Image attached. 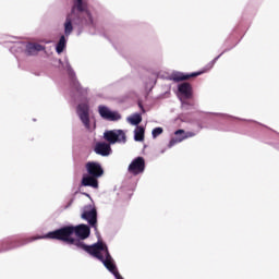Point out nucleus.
I'll use <instances>...</instances> for the list:
<instances>
[{"label":"nucleus","mask_w":279,"mask_h":279,"mask_svg":"<svg viewBox=\"0 0 279 279\" xmlns=\"http://www.w3.org/2000/svg\"><path fill=\"white\" fill-rule=\"evenodd\" d=\"M63 69L68 71L70 77H75V72H73V69L71 68V63H69V59L65 58L64 63H61Z\"/></svg>","instance_id":"nucleus-17"},{"label":"nucleus","mask_w":279,"mask_h":279,"mask_svg":"<svg viewBox=\"0 0 279 279\" xmlns=\"http://www.w3.org/2000/svg\"><path fill=\"white\" fill-rule=\"evenodd\" d=\"M134 141L140 143L145 141V129L143 126H136L134 131Z\"/></svg>","instance_id":"nucleus-15"},{"label":"nucleus","mask_w":279,"mask_h":279,"mask_svg":"<svg viewBox=\"0 0 279 279\" xmlns=\"http://www.w3.org/2000/svg\"><path fill=\"white\" fill-rule=\"evenodd\" d=\"M76 113L84 128L87 129L88 132H93V130H95V123L90 121V108L88 104H80L76 108Z\"/></svg>","instance_id":"nucleus-4"},{"label":"nucleus","mask_w":279,"mask_h":279,"mask_svg":"<svg viewBox=\"0 0 279 279\" xmlns=\"http://www.w3.org/2000/svg\"><path fill=\"white\" fill-rule=\"evenodd\" d=\"M98 112L100 117L106 121H121V113H119L118 111H112L110 110V108L104 105H100L98 107Z\"/></svg>","instance_id":"nucleus-10"},{"label":"nucleus","mask_w":279,"mask_h":279,"mask_svg":"<svg viewBox=\"0 0 279 279\" xmlns=\"http://www.w3.org/2000/svg\"><path fill=\"white\" fill-rule=\"evenodd\" d=\"M128 123H130L131 125H138L141 123V121H143V117L140 113H135L133 116H130L126 119Z\"/></svg>","instance_id":"nucleus-16"},{"label":"nucleus","mask_w":279,"mask_h":279,"mask_svg":"<svg viewBox=\"0 0 279 279\" xmlns=\"http://www.w3.org/2000/svg\"><path fill=\"white\" fill-rule=\"evenodd\" d=\"M163 130L162 128L158 126V128H155L153 131H151V136L153 138H158V136H160V134H162Z\"/></svg>","instance_id":"nucleus-18"},{"label":"nucleus","mask_w":279,"mask_h":279,"mask_svg":"<svg viewBox=\"0 0 279 279\" xmlns=\"http://www.w3.org/2000/svg\"><path fill=\"white\" fill-rule=\"evenodd\" d=\"M104 138L107 140L110 145H114L116 143H126L125 132L123 130H111L106 131L104 133Z\"/></svg>","instance_id":"nucleus-6"},{"label":"nucleus","mask_w":279,"mask_h":279,"mask_svg":"<svg viewBox=\"0 0 279 279\" xmlns=\"http://www.w3.org/2000/svg\"><path fill=\"white\" fill-rule=\"evenodd\" d=\"M82 219H84L86 222L92 226V228H95L97 226V209L95 208V205H87L83 208L82 213Z\"/></svg>","instance_id":"nucleus-7"},{"label":"nucleus","mask_w":279,"mask_h":279,"mask_svg":"<svg viewBox=\"0 0 279 279\" xmlns=\"http://www.w3.org/2000/svg\"><path fill=\"white\" fill-rule=\"evenodd\" d=\"M88 175H84L82 179L83 186H92V189H99V182L97 178L104 175V168L97 161H89L85 166Z\"/></svg>","instance_id":"nucleus-3"},{"label":"nucleus","mask_w":279,"mask_h":279,"mask_svg":"<svg viewBox=\"0 0 279 279\" xmlns=\"http://www.w3.org/2000/svg\"><path fill=\"white\" fill-rule=\"evenodd\" d=\"M74 236L75 227L68 226L51 231L46 235L32 238L31 241H38V239H57L58 241L68 243V245H74L76 250H83L84 252H87V254H90V256H94V258L100 260V263L105 265L106 269H108L116 279H123L121 274H119V270H117V264H114V258H112L110 252H108V245H106V243L98 241L93 245H86L84 242L74 239Z\"/></svg>","instance_id":"nucleus-1"},{"label":"nucleus","mask_w":279,"mask_h":279,"mask_svg":"<svg viewBox=\"0 0 279 279\" xmlns=\"http://www.w3.org/2000/svg\"><path fill=\"white\" fill-rule=\"evenodd\" d=\"M179 93L184 99H191L193 97V87L189 83H182L179 85Z\"/></svg>","instance_id":"nucleus-13"},{"label":"nucleus","mask_w":279,"mask_h":279,"mask_svg":"<svg viewBox=\"0 0 279 279\" xmlns=\"http://www.w3.org/2000/svg\"><path fill=\"white\" fill-rule=\"evenodd\" d=\"M74 236H76V241H82V243H84V239H88V236H90V228L86 225H78L74 227Z\"/></svg>","instance_id":"nucleus-11"},{"label":"nucleus","mask_w":279,"mask_h":279,"mask_svg":"<svg viewBox=\"0 0 279 279\" xmlns=\"http://www.w3.org/2000/svg\"><path fill=\"white\" fill-rule=\"evenodd\" d=\"M45 49V47H43V45L40 44H27L26 45V53H28V56H36V53H38V51H43Z\"/></svg>","instance_id":"nucleus-14"},{"label":"nucleus","mask_w":279,"mask_h":279,"mask_svg":"<svg viewBox=\"0 0 279 279\" xmlns=\"http://www.w3.org/2000/svg\"><path fill=\"white\" fill-rule=\"evenodd\" d=\"M75 88H76V90H78V93H82V86L78 85L77 83H75Z\"/></svg>","instance_id":"nucleus-19"},{"label":"nucleus","mask_w":279,"mask_h":279,"mask_svg":"<svg viewBox=\"0 0 279 279\" xmlns=\"http://www.w3.org/2000/svg\"><path fill=\"white\" fill-rule=\"evenodd\" d=\"M195 136V132H186L182 129L177 130L174 132V137H172L168 144V147L171 148L174 145H178V143H182V141H186V138H193Z\"/></svg>","instance_id":"nucleus-8"},{"label":"nucleus","mask_w":279,"mask_h":279,"mask_svg":"<svg viewBox=\"0 0 279 279\" xmlns=\"http://www.w3.org/2000/svg\"><path fill=\"white\" fill-rule=\"evenodd\" d=\"M77 20L81 25H92L93 15L86 8V4L82 0H75L71 13H69L63 23V35H61L57 46V53H62L66 49V38L73 34V25L77 24Z\"/></svg>","instance_id":"nucleus-2"},{"label":"nucleus","mask_w":279,"mask_h":279,"mask_svg":"<svg viewBox=\"0 0 279 279\" xmlns=\"http://www.w3.org/2000/svg\"><path fill=\"white\" fill-rule=\"evenodd\" d=\"M219 58H221V54H219L211 62H209L207 64L206 69L202 72H194L191 74H184L182 72H174V73H172L171 77H172L173 82H182L184 80H189L190 77H197V75H202V73H206V71H210V69H213V66H215V62H217V60H219Z\"/></svg>","instance_id":"nucleus-5"},{"label":"nucleus","mask_w":279,"mask_h":279,"mask_svg":"<svg viewBox=\"0 0 279 279\" xmlns=\"http://www.w3.org/2000/svg\"><path fill=\"white\" fill-rule=\"evenodd\" d=\"M128 171L132 175H141V173H145V159L143 157L135 158L129 165Z\"/></svg>","instance_id":"nucleus-9"},{"label":"nucleus","mask_w":279,"mask_h":279,"mask_svg":"<svg viewBox=\"0 0 279 279\" xmlns=\"http://www.w3.org/2000/svg\"><path fill=\"white\" fill-rule=\"evenodd\" d=\"M95 153L98 154V156H110V154H112V148L110 147V144L99 142L95 145Z\"/></svg>","instance_id":"nucleus-12"}]
</instances>
